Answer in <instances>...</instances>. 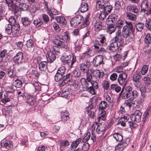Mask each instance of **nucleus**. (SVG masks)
Returning <instances> with one entry per match:
<instances>
[{"mask_svg": "<svg viewBox=\"0 0 151 151\" xmlns=\"http://www.w3.org/2000/svg\"><path fill=\"white\" fill-rule=\"evenodd\" d=\"M125 23L126 25L122 28V33L120 29H118L116 32L115 36L113 39V41L116 42L119 44V47H123L124 38L130 37L132 39L133 36V32L134 28L132 22L125 21Z\"/></svg>", "mask_w": 151, "mask_h": 151, "instance_id": "obj_1", "label": "nucleus"}, {"mask_svg": "<svg viewBox=\"0 0 151 151\" xmlns=\"http://www.w3.org/2000/svg\"><path fill=\"white\" fill-rule=\"evenodd\" d=\"M71 26L72 27H76L81 24V28L82 29L87 27L90 23L89 17H86L85 19L80 15H78L73 18L70 20Z\"/></svg>", "mask_w": 151, "mask_h": 151, "instance_id": "obj_2", "label": "nucleus"}, {"mask_svg": "<svg viewBox=\"0 0 151 151\" xmlns=\"http://www.w3.org/2000/svg\"><path fill=\"white\" fill-rule=\"evenodd\" d=\"M124 89V87H123L119 94V96H122V99H127L132 101L138 96V92L136 90H133L131 86H126L125 91L123 92Z\"/></svg>", "mask_w": 151, "mask_h": 151, "instance_id": "obj_3", "label": "nucleus"}, {"mask_svg": "<svg viewBox=\"0 0 151 151\" xmlns=\"http://www.w3.org/2000/svg\"><path fill=\"white\" fill-rule=\"evenodd\" d=\"M98 40H96L93 46L95 50L98 53L101 54L104 52H106L105 48L102 46L104 45L106 41L105 37L102 35L98 37Z\"/></svg>", "mask_w": 151, "mask_h": 151, "instance_id": "obj_4", "label": "nucleus"}, {"mask_svg": "<svg viewBox=\"0 0 151 151\" xmlns=\"http://www.w3.org/2000/svg\"><path fill=\"white\" fill-rule=\"evenodd\" d=\"M20 26L19 24L15 25L11 24H6L5 26V31L8 35L12 33V35L16 37L17 36L19 33Z\"/></svg>", "mask_w": 151, "mask_h": 151, "instance_id": "obj_5", "label": "nucleus"}, {"mask_svg": "<svg viewBox=\"0 0 151 151\" xmlns=\"http://www.w3.org/2000/svg\"><path fill=\"white\" fill-rule=\"evenodd\" d=\"M61 60L64 64H67L71 68L73 67V64L76 61V56L71 55H63L61 57Z\"/></svg>", "mask_w": 151, "mask_h": 151, "instance_id": "obj_6", "label": "nucleus"}, {"mask_svg": "<svg viewBox=\"0 0 151 151\" xmlns=\"http://www.w3.org/2000/svg\"><path fill=\"white\" fill-rule=\"evenodd\" d=\"M58 38H55L53 42L58 47L60 48L61 49L66 51L68 50V45L66 42H64L63 40L61 41L62 39L61 37H60L58 36Z\"/></svg>", "mask_w": 151, "mask_h": 151, "instance_id": "obj_7", "label": "nucleus"}, {"mask_svg": "<svg viewBox=\"0 0 151 151\" xmlns=\"http://www.w3.org/2000/svg\"><path fill=\"white\" fill-rule=\"evenodd\" d=\"M65 68L64 66L60 67L55 76V80L56 82H58L60 80H61L63 76L65 74Z\"/></svg>", "mask_w": 151, "mask_h": 151, "instance_id": "obj_8", "label": "nucleus"}, {"mask_svg": "<svg viewBox=\"0 0 151 151\" xmlns=\"http://www.w3.org/2000/svg\"><path fill=\"white\" fill-rule=\"evenodd\" d=\"M141 77V70L139 69L137 70L133 76V79L135 82L134 84L135 86L137 88H139L142 84L141 82L139 81V80Z\"/></svg>", "mask_w": 151, "mask_h": 151, "instance_id": "obj_9", "label": "nucleus"}, {"mask_svg": "<svg viewBox=\"0 0 151 151\" xmlns=\"http://www.w3.org/2000/svg\"><path fill=\"white\" fill-rule=\"evenodd\" d=\"M72 90L69 86H66L62 91L58 92V95L62 97L67 98L71 93Z\"/></svg>", "mask_w": 151, "mask_h": 151, "instance_id": "obj_10", "label": "nucleus"}, {"mask_svg": "<svg viewBox=\"0 0 151 151\" xmlns=\"http://www.w3.org/2000/svg\"><path fill=\"white\" fill-rule=\"evenodd\" d=\"M129 139L127 138L120 142L115 147V149L118 151H122L126 148L129 143Z\"/></svg>", "mask_w": 151, "mask_h": 151, "instance_id": "obj_11", "label": "nucleus"}, {"mask_svg": "<svg viewBox=\"0 0 151 151\" xmlns=\"http://www.w3.org/2000/svg\"><path fill=\"white\" fill-rule=\"evenodd\" d=\"M142 113L139 110H136L133 114L130 115V119L132 122H139L141 121Z\"/></svg>", "mask_w": 151, "mask_h": 151, "instance_id": "obj_12", "label": "nucleus"}, {"mask_svg": "<svg viewBox=\"0 0 151 151\" xmlns=\"http://www.w3.org/2000/svg\"><path fill=\"white\" fill-rule=\"evenodd\" d=\"M93 66L95 67L104 64L103 56L101 55H98L95 56L93 60Z\"/></svg>", "mask_w": 151, "mask_h": 151, "instance_id": "obj_13", "label": "nucleus"}, {"mask_svg": "<svg viewBox=\"0 0 151 151\" xmlns=\"http://www.w3.org/2000/svg\"><path fill=\"white\" fill-rule=\"evenodd\" d=\"M127 75L124 73L123 72L120 73L118 76L117 81L119 84L122 86H126L127 82Z\"/></svg>", "mask_w": 151, "mask_h": 151, "instance_id": "obj_14", "label": "nucleus"}, {"mask_svg": "<svg viewBox=\"0 0 151 151\" xmlns=\"http://www.w3.org/2000/svg\"><path fill=\"white\" fill-rule=\"evenodd\" d=\"M1 145L2 150L4 151H7L13 147L12 142L8 140L3 141Z\"/></svg>", "mask_w": 151, "mask_h": 151, "instance_id": "obj_15", "label": "nucleus"}, {"mask_svg": "<svg viewBox=\"0 0 151 151\" xmlns=\"http://www.w3.org/2000/svg\"><path fill=\"white\" fill-rule=\"evenodd\" d=\"M90 65V62L87 60H85V61L79 65V68L81 72L85 73L89 70V68Z\"/></svg>", "mask_w": 151, "mask_h": 151, "instance_id": "obj_16", "label": "nucleus"}, {"mask_svg": "<svg viewBox=\"0 0 151 151\" xmlns=\"http://www.w3.org/2000/svg\"><path fill=\"white\" fill-rule=\"evenodd\" d=\"M123 48V47L122 46L119 47V45L118 43L113 40L109 46V50L113 52H115L117 50L118 51H120Z\"/></svg>", "mask_w": 151, "mask_h": 151, "instance_id": "obj_17", "label": "nucleus"}, {"mask_svg": "<svg viewBox=\"0 0 151 151\" xmlns=\"http://www.w3.org/2000/svg\"><path fill=\"white\" fill-rule=\"evenodd\" d=\"M72 78V75L70 73H68L65 75H64L62 79V81L58 83V85L60 87L64 86L68 82L70 81Z\"/></svg>", "mask_w": 151, "mask_h": 151, "instance_id": "obj_18", "label": "nucleus"}, {"mask_svg": "<svg viewBox=\"0 0 151 151\" xmlns=\"http://www.w3.org/2000/svg\"><path fill=\"white\" fill-rule=\"evenodd\" d=\"M105 22L96 21L94 25L96 32H98L100 30L104 29L105 28Z\"/></svg>", "mask_w": 151, "mask_h": 151, "instance_id": "obj_19", "label": "nucleus"}, {"mask_svg": "<svg viewBox=\"0 0 151 151\" xmlns=\"http://www.w3.org/2000/svg\"><path fill=\"white\" fill-rule=\"evenodd\" d=\"M23 53L22 52H18L14 58V60L15 64H18L23 61Z\"/></svg>", "mask_w": 151, "mask_h": 151, "instance_id": "obj_20", "label": "nucleus"}, {"mask_svg": "<svg viewBox=\"0 0 151 151\" xmlns=\"http://www.w3.org/2000/svg\"><path fill=\"white\" fill-rule=\"evenodd\" d=\"M92 74L93 77L95 78V80L96 81L102 78L104 75V73L103 72H101L99 70H93Z\"/></svg>", "mask_w": 151, "mask_h": 151, "instance_id": "obj_21", "label": "nucleus"}, {"mask_svg": "<svg viewBox=\"0 0 151 151\" xmlns=\"http://www.w3.org/2000/svg\"><path fill=\"white\" fill-rule=\"evenodd\" d=\"M46 57L47 62L49 63H52L56 59L55 53L51 51L48 52Z\"/></svg>", "mask_w": 151, "mask_h": 151, "instance_id": "obj_22", "label": "nucleus"}, {"mask_svg": "<svg viewBox=\"0 0 151 151\" xmlns=\"http://www.w3.org/2000/svg\"><path fill=\"white\" fill-rule=\"evenodd\" d=\"M110 0H108L104 7V9L102 11V12H103L106 14H109L113 9L112 6L110 4Z\"/></svg>", "mask_w": 151, "mask_h": 151, "instance_id": "obj_23", "label": "nucleus"}, {"mask_svg": "<svg viewBox=\"0 0 151 151\" xmlns=\"http://www.w3.org/2000/svg\"><path fill=\"white\" fill-rule=\"evenodd\" d=\"M7 75L9 77L11 78H14L16 76V71L13 66H9L7 70Z\"/></svg>", "mask_w": 151, "mask_h": 151, "instance_id": "obj_24", "label": "nucleus"}, {"mask_svg": "<svg viewBox=\"0 0 151 151\" xmlns=\"http://www.w3.org/2000/svg\"><path fill=\"white\" fill-rule=\"evenodd\" d=\"M96 7L98 10H101L104 9V7L105 5L106 2L108 0H96Z\"/></svg>", "mask_w": 151, "mask_h": 151, "instance_id": "obj_25", "label": "nucleus"}, {"mask_svg": "<svg viewBox=\"0 0 151 151\" xmlns=\"http://www.w3.org/2000/svg\"><path fill=\"white\" fill-rule=\"evenodd\" d=\"M58 144L59 145L61 151L64 150L65 147L68 146L70 145L69 142L67 140H60L58 142Z\"/></svg>", "mask_w": 151, "mask_h": 151, "instance_id": "obj_26", "label": "nucleus"}, {"mask_svg": "<svg viewBox=\"0 0 151 151\" xmlns=\"http://www.w3.org/2000/svg\"><path fill=\"white\" fill-rule=\"evenodd\" d=\"M117 20V17L115 14H111L106 19L107 24H114Z\"/></svg>", "mask_w": 151, "mask_h": 151, "instance_id": "obj_27", "label": "nucleus"}, {"mask_svg": "<svg viewBox=\"0 0 151 151\" xmlns=\"http://www.w3.org/2000/svg\"><path fill=\"white\" fill-rule=\"evenodd\" d=\"M26 102L29 105L36 106L37 105L36 101L32 96L30 95L27 96Z\"/></svg>", "mask_w": 151, "mask_h": 151, "instance_id": "obj_28", "label": "nucleus"}, {"mask_svg": "<svg viewBox=\"0 0 151 151\" xmlns=\"http://www.w3.org/2000/svg\"><path fill=\"white\" fill-rule=\"evenodd\" d=\"M18 5H17L16 4H14L12 6L10 7V8L12 12L16 16L19 15L21 13L20 8L19 6H18Z\"/></svg>", "mask_w": 151, "mask_h": 151, "instance_id": "obj_29", "label": "nucleus"}, {"mask_svg": "<svg viewBox=\"0 0 151 151\" xmlns=\"http://www.w3.org/2000/svg\"><path fill=\"white\" fill-rule=\"evenodd\" d=\"M80 82L84 90L89 86L91 84V82H88L87 79L83 78L81 79Z\"/></svg>", "mask_w": 151, "mask_h": 151, "instance_id": "obj_30", "label": "nucleus"}, {"mask_svg": "<svg viewBox=\"0 0 151 151\" xmlns=\"http://www.w3.org/2000/svg\"><path fill=\"white\" fill-rule=\"evenodd\" d=\"M40 70L41 71H45L47 68V63L46 61H42L39 64Z\"/></svg>", "mask_w": 151, "mask_h": 151, "instance_id": "obj_31", "label": "nucleus"}, {"mask_svg": "<svg viewBox=\"0 0 151 151\" xmlns=\"http://www.w3.org/2000/svg\"><path fill=\"white\" fill-rule=\"evenodd\" d=\"M126 15L127 18L129 20L134 21L137 19L136 15L131 12H127Z\"/></svg>", "mask_w": 151, "mask_h": 151, "instance_id": "obj_32", "label": "nucleus"}, {"mask_svg": "<svg viewBox=\"0 0 151 151\" xmlns=\"http://www.w3.org/2000/svg\"><path fill=\"white\" fill-rule=\"evenodd\" d=\"M107 25V27L106 30L107 33L109 34H111L115 31L116 29V27H115L114 24Z\"/></svg>", "mask_w": 151, "mask_h": 151, "instance_id": "obj_33", "label": "nucleus"}, {"mask_svg": "<svg viewBox=\"0 0 151 151\" xmlns=\"http://www.w3.org/2000/svg\"><path fill=\"white\" fill-rule=\"evenodd\" d=\"M149 6L148 2L147 0H144L142 3L140 7L141 12H144Z\"/></svg>", "mask_w": 151, "mask_h": 151, "instance_id": "obj_34", "label": "nucleus"}, {"mask_svg": "<svg viewBox=\"0 0 151 151\" xmlns=\"http://www.w3.org/2000/svg\"><path fill=\"white\" fill-rule=\"evenodd\" d=\"M80 9L81 12L84 13L86 12L88 9V3L83 2L81 4Z\"/></svg>", "mask_w": 151, "mask_h": 151, "instance_id": "obj_35", "label": "nucleus"}, {"mask_svg": "<svg viewBox=\"0 0 151 151\" xmlns=\"http://www.w3.org/2000/svg\"><path fill=\"white\" fill-rule=\"evenodd\" d=\"M61 116V121L63 122H65L69 119V114L67 111L62 113Z\"/></svg>", "mask_w": 151, "mask_h": 151, "instance_id": "obj_36", "label": "nucleus"}, {"mask_svg": "<svg viewBox=\"0 0 151 151\" xmlns=\"http://www.w3.org/2000/svg\"><path fill=\"white\" fill-rule=\"evenodd\" d=\"M108 104L106 101H102L99 104V109L100 110H103L106 108Z\"/></svg>", "mask_w": 151, "mask_h": 151, "instance_id": "obj_37", "label": "nucleus"}, {"mask_svg": "<svg viewBox=\"0 0 151 151\" xmlns=\"http://www.w3.org/2000/svg\"><path fill=\"white\" fill-rule=\"evenodd\" d=\"M144 24L142 22H138L135 24L136 29L137 31L142 32L144 28Z\"/></svg>", "mask_w": 151, "mask_h": 151, "instance_id": "obj_38", "label": "nucleus"}, {"mask_svg": "<svg viewBox=\"0 0 151 151\" xmlns=\"http://www.w3.org/2000/svg\"><path fill=\"white\" fill-rule=\"evenodd\" d=\"M81 140V138H79L76 139L75 141H73L70 147L73 149L74 148V149H75L80 143Z\"/></svg>", "mask_w": 151, "mask_h": 151, "instance_id": "obj_39", "label": "nucleus"}, {"mask_svg": "<svg viewBox=\"0 0 151 151\" xmlns=\"http://www.w3.org/2000/svg\"><path fill=\"white\" fill-rule=\"evenodd\" d=\"M21 22L23 25L26 26L29 25L31 23L32 21L27 17H24L22 18Z\"/></svg>", "mask_w": 151, "mask_h": 151, "instance_id": "obj_40", "label": "nucleus"}, {"mask_svg": "<svg viewBox=\"0 0 151 151\" xmlns=\"http://www.w3.org/2000/svg\"><path fill=\"white\" fill-rule=\"evenodd\" d=\"M105 129V125L104 124H99L96 128V131L99 133L104 131Z\"/></svg>", "mask_w": 151, "mask_h": 151, "instance_id": "obj_41", "label": "nucleus"}, {"mask_svg": "<svg viewBox=\"0 0 151 151\" xmlns=\"http://www.w3.org/2000/svg\"><path fill=\"white\" fill-rule=\"evenodd\" d=\"M113 136L117 141L120 142L123 140V136L118 133L114 134Z\"/></svg>", "mask_w": 151, "mask_h": 151, "instance_id": "obj_42", "label": "nucleus"}, {"mask_svg": "<svg viewBox=\"0 0 151 151\" xmlns=\"http://www.w3.org/2000/svg\"><path fill=\"white\" fill-rule=\"evenodd\" d=\"M61 37L63 40L64 39L66 42L68 41L70 39V34L69 32H64L63 36Z\"/></svg>", "mask_w": 151, "mask_h": 151, "instance_id": "obj_43", "label": "nucleus"}, {"mask_svg": "<svg viewBox=\"0 0 151 151\" xmlns=\"http://www.w3.org/2000/svg\"><path fill=\"white\" fill-rule=\"evenodd\" d=\"M145 43L147 45L150 44L151 42V34L147 33L146 35L144 40Z\"/></svg>", "mask_w": 151, "mask_h": 151, "instance_id": "obj_44", "label": "nucleus"}, {"mask_svg": "<svg viewBox=\"0 0 151 151\" xmlns=\"http://www.w3.org/2000/svg\"><path fill=\"white\" fill-rule=\"evenodd\" d=\"M55 18L58 22H59L60 23H61L63 25L65 24L66 20L63 17L61 16L56 17Z\"/></svg>", "mask_w": 151, "mask_h": 151, "instance_id": "obj_45", "label": "nucleus"}, {"mask_svg": "<svg viewBox=\"0 0 151 151\" xmlns=\"http://www.w3.org/2000/svg\"><path fill=\"white\" fill-rule=\"evenodd\" d=\"M127 65L128 64L127 63H125L124 64H122L116 67L115 68V70L117 73H120L122 71L123 68L127 66Z\"/></svg>", "mask_w": 151, "mask_h": 151, "instance_id": "obj_46", "label": "nucleus"}, {"mask_svg": "<svg viewBox=\"0 0 151 151\" xmlns=\"http://www.w3.org/2000/svg\"><path fill=\"white\" fill-rule=\"evenodd\" d=\"M92 70H91L90 69L88 71L86 72L85 73L86 74V78L87 81H88V82H91L92 79Z\"/></svg>", "mask_w": 151, "mask_h": 151, "instance_id": "obj_47", "label": "nucleus"}, {"mask_svg": "<svg viewBox=\"0 0 151 151\" xmlns=\"http://www.w3.org/2000/svg\"><path fill=\"white\" fill-rule=\"evenodd\" d=\"M23 4H20L18 5L20 8V10L22 11H27L28 10L29 6L26 4L24 2L22 3Z\"/></svg>", "mask_w": 151, "mask_h": 151, "instance_id": "obj_48", "label": "nucleus"}, {"mask_svg": "<svg viewBox=\"0 0 151 151\" xmlns=\"http://www.w3.org/2000/svg\"><path fill=\"white\" fill-rule=\"evenodd\" d=\"M43 22V21L40 19H36L33 21V24L36 27L40 26Z\"/></svg>", "mask_w": 151, "mask_h": 151, "instance_id": "obj_49", "label": "nucleus"}, {"mask_svg": "<svg viewBox=\"0 0 151 151\" xmlns=\"http://www.w3.org/2000/svg\"><path fill=\"white\" fill-rule=\"evenodd\" d=\"M72 76L75 78H78L81 76V72L76 69H74L72 71Z\"/></svg>", "mask_w": 151, "mask_h": 151, "instance_id": "obj_50", "label": "nucleus"}, {"mask_svg": "<svg viewBox=\"0 0 151 151\" xmlns=\"http://www.w3.org/2000/svg\"><path fill=\"white\" fill-rule=\"evenodd\" d=\"M149 88V86L146 87H142L140 88V91L141 93V95H145V92H148L150 91V90L148 88Z\"/></svg>", "mask_w": 151, "mask_h": 151, "instance_id": "obj_51", "label": "nucleus"}, {"mask_svg": "<svg viewBox=\"0 0 151 151\" xmlns=\"http://www.w3.org/2000/svg\"><path fill=\"white\" fill-rule=\"evenodd\" d=\"M8 22L10 23L9 24H11V25H15L16 24H19L18 23H16V20L14 17L11 16L9 17L7 19Z\"/></svg>", "mask_w": 151, "mask_h": 151, "instance_id": "obj_52", "label": "nucleus"}, {"mask_svg": "<svg viewBox=\"0 0 151 151\" xmlns=\"http://www.w3.org/2000/svg\"><path fill=\"white\" fill-rule=\"evenodd\" d=\"M145 25L148 29L151 31V19L149 18L146 20Z\"/></svg>", "mask_w": 151, "mask_h": 151, "instance_id": "obj_53", "label": "nucleus"}, {"mask_svg": "<svg viewBox=\"0 0 151 151\" xmlns=\"http://www.w3.org/2000/svg\"><path fill=\"white\" fill-rule=\"evenodd\" d=\"M15 86L17 88H20L22 85L21 81L18 79L15 80L13 82Z\"/></svg>", "mask_w": 151, "mask_h": 151, "instance_id": "obj_54", "label": "nucleus"}, {"mask_svg": "<svg viewBox=\"0 0 151 151\" xmlns=\"http://www.w3.org/2000/svg\"><path fill=\"white\" fill-rule=\"evenodd\" d=\"M1 99V102L4 104L9 102L10 101V99L8 97V95L6 93L4 94V97H2Z\"/></svg>", "mask_w": 151, "mask_h": 151, "instance_id": "obj_55", "label": "nucleus"}, {"mask_svg": "<svg viewBox=\"0 0 151 151\" xmlns=\"http://www.w3.org/2000/svg\"><path fill=\"white\" fill-rule=\"evenodd\" d=\"M148 69V67L147 65H144L142 69H140L141 70V73L142 75H145L147 73Z\"/></svg>", "mask_w": 151, "mask_h": 151, "instance_id": "obj_56", "label": "nucleus"}, {"mask_svg": "<svg viewBox=\"0 0 151 151\" xmlns=\"http://www.w3.org/2000/svg\"><path fill=\"white\" fill-rule=\"evenodd\" d=\"M123 21L122 20H119L117 21L116 23V27L118 28H119V29H120L124 27H123Z\"/></svg>", "mask_w": 151, "mask_h": 151, "instance_id": "obj_57", "label": "nucleus"}, {"mask_svg": "<svg viewBox=\"0 0 151 151\" xmlns=\"http://www.w3.org/2000/svg\"><path fill=\"white\" fill-rule=\"evenodd\" d=\"M6 14L4 6L0 5V16H4Z\"/></svg>", "mask_w": 151, "mask_h": 151, "instance_id": "obj_58", "label": "nucleus"}, {"mask_svg": "<svg viewBox=\"0 0 151 151\" xmlns=\"http://www.w3.org/2000/svg\"><path fill=\"white\" fill-rule=\"evenodd\" d=\"M26 45L28 48H32L34 47V42L32 40H29L27 41Z\"/></svg>", "mask_w": 151, "mask_h": 151, "instance_id": "obj_59", "label": "nucleus"}, {"mask_svg": "<svg viewBox=\"0 0 151 151\" xmlns=\"http://www.w3.org/2000/svg\"><path fill=\"white\" fill-rule=\"evenodd\" d=\"M84 91H86L92 95L95 94L94 88L91 86H89L85 89H84Z\"/></svg>", "mask_w": 151, "mask_h": 151, "instance_id": "obj_60", "label": "nucleus"}, {"mask_svg": "<svg viewBox=\"0 0 151 151\" xmlns=\"http://www.w3.org/2000/svg\"><path fill=\"white\" fill-rule=\"evenodd\" d=\"M150 114L148 113V112L146 111L144 113L142 117V121L144 122V123L147 120Z\"/></svg>", "mask_w": 151, "mask_h": 151, "instance_id": "obj_61", "label": "nucleus"}, {"mask_svg": "<svg viewBox=\"0 0 151 151\" xmlns=\"http://www.w3.org/2000/svg\"><path fill=\"white\" fill-rule=\"evenodd\" d=\"M89 148V144L88 142L83 143L82 147V149L83 151H87Z\"/></svg>", "mask_w": 151, "mask_h": 151, "instance_id": "obj_62", "label": "nucleus"}, {"mask_svg": "<svg viewBox=\"0 0 151 151\" xmlns=\"http://www.w3.org/2000/svg\"><path fill=\"white\" fill-rule=\"evenodd\" d=\"M5 90L7 92L10 93H12L15 91L12 86H8L6 87Z\"/></svg>", "mask_w": 151, "mask_h": 151, "instance_id": "obj_63", "label": "nucleus"}, {"mask_svg": "<svg viewBox=\"0 0 151 151\" xmlns=\"http://www.w3.org/2000/svg\"><path fill=\"white\" fill-rule=\"evenodd\" d=\"M144 12L147 16L151 15V2H150L149 7H148V8L146 9Z\"/></svg>", "mask_w": 151, "mask_h": 151, "instance_id": "obj_64", "label": "nucleus"}]
</instances>
